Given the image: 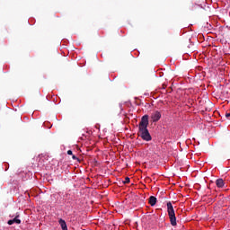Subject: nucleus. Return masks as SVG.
I'll use <instances>...</instances> for the list:
<instances>
[{"mask_svg": "<svg viewBox=\"0 0 230 230\" xmlns=\"http://www.w3.org/2000/svg\"><path fill=\"white\" fill-rule=\"evenodd\" d=\"M138 135L143 141H152V136L148 131V115H144L138 124Z\"/></svg>", "mask_w": 230, "mask_h": 230, "instance_id": "1", "label": "nucleus"}, {"mask_svg": "<svg viewBox=\"0 0 230 230\" xmlns=\"http://www.w3.org/2000/svg\"><path fill=\"white\" fill-rule=\"evenodd\" d=\"M167 213L171 226H177V217H175V210L173 209V205H172V202L170 201L167 202Z\"/></svg>", "mask_w": 230, "mask_h": 230, "instance_id": "2", "label": "nucleus"}, {"mask_svg": "<svg viewBox=\"0 0 230 230\" xmlns=\"http://www.w3.org/2000/svg\"><path fill=\"white\" fill-rule=\"evenodd\" d=\"M151 119L153 123H157L161 119V111H155L151 114Z\"/></svg>", "mask_w": 230, "mask_h": 230, "instance_id": "3", "label": "nucleus"}, {"mask_svg": "<svg viewBox=\"0 0 230 230\" xmlns=\"http://www.w3.org/2000/svg\"><path fill=\"white\" fill-rule=\"evenodd\" d=\"M216 186L218 188H224V186H226V181H224V179L219 178L216 181Z\"/></svg>", "mask_w": 230, "mask_h": 230, "instance_id": "4", "label": "nucleus"}, {"mask_svg": "<svg viewBox=\"0 0 230 230\" xmlns=\"http://www.w3.org/2000/svg\"><path fill=\"white\" fill-rule=\"evenodd\" d=\"M149 204L150 206L154 207L155 206V204H157V198L154 197V196H151L149 198Z\"/></svg>", "mask_w": 230, "mask_h": 230, "instance_id": "5", "label": "nucleus"}, {"mask_svg": "<svg viewBox=\"0 0 230 230\" xmlns=\"http://www.w3.org/2000/svg\"><path fill=\"white\" fill-rule=\"evenodd\" d=\"M59 226H61L62 229H65L66 227H67V224L66 223V220H64V219H59Z\"/></svg>", "mask_w": 230, "mask_h": 230, "instance_id": "6", "label": "nucleus"}, {"mask_svg": "<svg viewBox=\"0 0 230 230\" xmlns=\"http://www.w3.org/2000/svg\"><path fill=\"white\" fill-rule=\"evenodd\" d=\"M14 224H21V219H19V216H16L13 219Z\"/></svg>", "mask_w": 230, "mask_h": 230, "instance_id": "7", "label": "nucleus"}, {"mask_svg": "<svg viewBox=\"0 0 230 230\" xmlns=\"http://www.w3.org/2000/svg\"><path fill=\"white\" fill-rule=\"evenodd\" d=\"M128 182H130V178L126 177L124 181V184H128Z\"/></svg>", "mask_w": 230, "mask_h": 230, "instance_id": "8", "label": "nucleus"}, {"mask_svg": "<svg viewBox=\"0 0 230 230\" xmlns=\"http://www.w3.org/2000/svg\"><path fill=\"white\" fill-rule=\"evenodd\" d=\"M13 224H14V223H13V219H11V220L8 221V225H9V226H13Z\"/></svg>", "mask_w": 230, "mask_h": 230, "instance_id": "9", "label": "nucleus"}, {"mask_svg": "<svg viewBox=\"0 0 230 230\" xmlns=\"http://www.w3.org/2000/svg\"><path fill=\"white\" fill-rule=\"evenodd\" d=\"M67 155H73V151H72V150H68V151H67Z\"/></svg>", "mask_w": 230, "mask_h": 230, "instance_id": "10", "label": "nucleus"}, {"mask_svg": "<svg viewBox=\"0 0 230 230\" xmlns=\"http://www.w3.org/2000/svg\"><path fill=\"white\" fill-rule=\"evenodd\" d=\"M72 158L74 159V161H76V159H78L75 155H72Z\"/></svg>", "mask_w": 230, "mask_h": 230, "instance_id": "11", "label": "nucleus"}, {"mask_svg": "<svg viewBox=\"0 0 230 230\" xmlns=\"http://www.w3.org/2000/svg\"><path fill=\"white\" fill-rule=\"evenodd\" d=\"M226 118H230V112L226 114Z\"/></svg>", "mask_w": 230, "mask_h": 230, "instance_id": "12", "label": "nucleus"}, {"mask_svg": "<svg viewBox=\"0 0 230 230\" xmlns=\"http://www.w3.org/2000/svg\"><path fill=\"white\" fill-rule=\"evenodd\" d=\"M62 230H67V226L66 228H63Z\"/></svg>", "mask_w": 230, "mask_h": 230, "instance_id": "13", "label": "nucleus"}]
</instances>
